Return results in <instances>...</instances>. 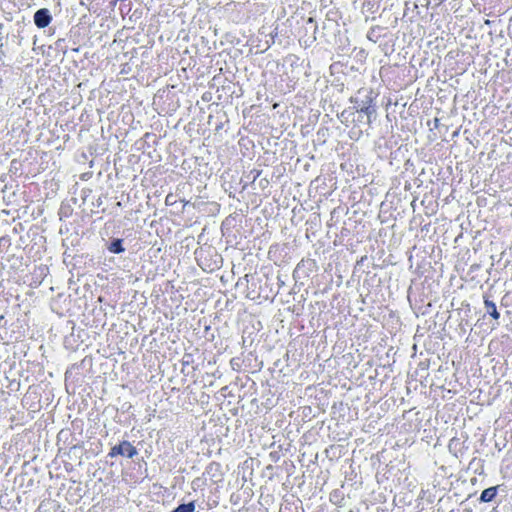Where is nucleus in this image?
Returning <instances> with one entry per match:
<instances>
[{"mask_svg": "<svg viewBox=\"0 0 512 512\" xmlns=\"http://www.w3.org/2000/svg\"><path fill=\"white\" fill-rule=\"evenodd\" d=\"M213 465H215L216 467H220V464H218V463H213L210 465V467H212Z\"/></svg>", "mask_w": 512, "mask_h": 512, "instance_id": "obj_8", "label": "nucleus"}, {"mask_svg": "<svg viewBox=\"0 0 512 512\" xmlns=\"http://www.w3.org/2000/svg\"><path fill=\"white\" fill-rule=\"evenodd\" d=\"M51 20L52 18L49 14V11L45 8L39 9L34 14V23L38 28L47 27L50 24Z\"/></svg>", "mask_w": 512, "mask_h": 512, "instance_id": "obj_3", "label": "nucleus"}, {"mask_svg": "<svg viewBox=\"0 0 512 512\" xmlns=\"http://www.w3.org/2000/svg\"><path fill=\"white\" fill-rule=\"evenodd\" d=\"M118 455L133 458L137 455V449L129 441H122L120 444L112 447L108 453V456L111 458Z\"/></svg>", "mask_w": 512, "mask_h": 512, "instance_id": "obj_1", "label": "nucleus"}, {"mask_svg": "<svg viewBox=\"0 0 512 512\" xmlns=\"http://www.w3.org/2000/svg\"><path fill=\"white\" fill-rule=\"evenodd\" d=\"M196 509V505L194 501H191L187 504H181L178 507H176L171 512H194Z\"/></svg>", "mask_w": 512, "mask_h": 512, "instance_id": "obj_6", "label": "nucleus"}, {"mask_svg": "<svg viewBox=\"0 0 512 512\" xmlns=\"http://www.w3.org/2000/svg\"><path fill=\"white\" fill-rule=\"evenodd\" d=\"M212 252L211 249H200V251L196 252V259L199 266L205 271H213L219 267V262L217 260L213 262H208L206 259V255H210Z\"/></svg>", "mask_w": 512, "mask_h": 512, "instance_id": "obj_2", "label": "nucleus"}, {"mask_svg": "<svg viewBox=\"0 0 512 512\" xmlns=\"http://www.w3.org/2000/svg\"><path fill=\"white\" fill-rule=\"evenodd\" d=\"M484 304L489 315L493 319L498 320L500 318V313L497 310L496 304L488 298L484 299Z\"/></svg>", "mask_w": 512, "mask_h": 512, "instance_id": "obj_4", "label": "nucleus"}, {"mask_svg": "<svg viewBox=\"0 0 512 512\" xmlns=\"http://www.w3.org/2000/svg\"><path fill=\"white\" fill-rule=\"evenodd\" d=\"M497 495V487H489L482 491L480 495L481 502H491Z\"/></svg>", "mask_w": 512, "mask_h": 512, "instance_id": "obj_5", "label": "nucleus"}, {"mask_svg": "<svg viewBox=\"0 0 512 512\" xmlns=\"http://www.w3.org/2000/svg\"><path fill=\"white\" fill-rule=\"evenodd\" d=\"M108 250L112 253H115V254H119V253H122L124 251V247L122 245V240L121 239H116L115 241H113L110 246L108 247Z\"/></svg>", "mask_w": 512, "mask_h": 512, "instance_id": "obj_7", "label": "nucleus"}]
</instances>
